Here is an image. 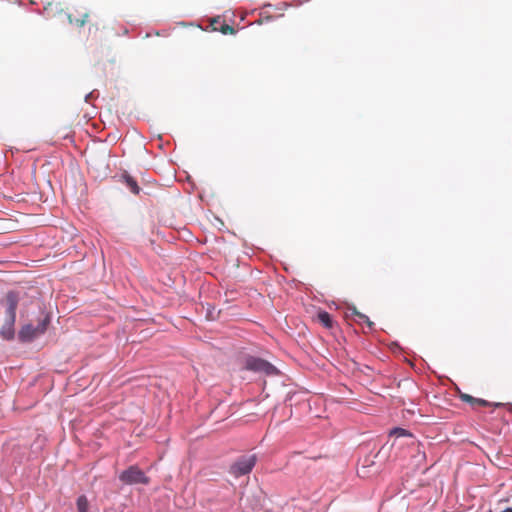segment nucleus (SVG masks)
Wrapping results in <instances>:
<instances>
[{
    "instance_id": "nucleus-10",
    "label": "nucleus",
    "mask_w": 512,
    "mask_h": 512,
    "mask_svg": "<svg viewBox=\"0 0 512 512\" xmlns=\"http://www.w3.org/2000/svg\"><path fill=\"white\" fill-rule=\"evenodd\" d=\"M87 18H88V14H84L83 17L81 19L77 18L75 19V21L72 19L71 16H69V20H70V23H75L77 26L79 27H82L86 21H87Z\"/></svg>"
},
{
    "instance_id": "nucleus-4",
    "label": "nucleus",
    "mask_w": 512,
    "mask_h": 512,
    "mask_svg": "<svg viewBox=\"0 0 512 512\" xmlns=\"http://www.w3.org/2000/svg\"><path fill=\"white\" fill-rule=\"evenodd\" d=\"M245 369L253 372L263 373L265 375H273L277 373V369L268 361L249 356L245 360Z\"/></svg>"
},
{
    "instance_id": "nucleus-16",
    "label": "nucleus",
    "mask_w": 512,
    "mask_h": 512,
    "mask_svg": "<svg viewBox=\"0 0 512 512\" xmlns=\"http://www.w3.org/2000/svg\"><path fill=\"white\" fill-rule=\"evenodd\" d=\"M6 231H0V233H5Z\"/></svg>"
},
{
    "instance_id": "nucleus-2",
    "label": "nucleus",
    "mask_w": 512,
    "mask_h": 512,
    "mask_svg": "<svg viewBox=\"0 0 512 512\" xmlns=\"http://www.w3.org/2000/svg\"><path fill=\"white\" fill-rule=\"evenodd\" d=\"M120 481L127 485L135 484H149L150 479L145 473L136 465H132L126 470L122 471L119 475Z\"/></svg>"
},
{
    "instance_id": "nucleus-7",
    "label": "nucleus",
    "mask_w": 512,
    "mask_h": 512,
    "mask_svg": "<svg viewBox=\"0 0 512 512\" xmlns=\"http://www.w3.org/2000/svg\"><path fill=\"white\" fill-rule=\"evenodd\" d=\"M122 179L133 194H139L140 187L138 186L137 181L131 175H129L128 173H124L122 175Z\"/></svg>"
},
{
    "instance_id": "nucleus-9",
    "label": "nucleus",
    "mask_w": 512,
    "mask_h": 512,
    "mask_svg": "<svg viewBox=\"0 0 512 512\" xmlns=\"http://www.w3.org/2000/svg\"><path fill=\"white\" fill-rule=\"evenodd\" d=\"M88 508H89V503H88L86 496H84V495L79 496L77 499L78 512H87Z\"/></svg>"
},
{
    "instance_id": "nucleus-5",
    "label": "nucleus",
    "mask_w": 512,
    "mask_h": 512,
    "mask_svg": "<svg viewBox=\"0 0 512 512\" xmlns=\"http://www.w3.org/2000/svg\"><path fill=\"white\" fill-rule=\"evenodd\" d=\"M460 399L466 403H469L471 406L473 407H476V406H494V407H500L502 406L501 403H490L484 399H480V398H475L469 394H465V393H462L460 394Z\"/></svg>"
},
{
    "instance_id": "nucleus-6",
    "label": "nucleus",
    "mask_w": 512,
    "mask_h": 512,
    "mask_svg": "<svg viewBox=\"0 0 512 512\" xmlns=\"http://www.w3.org/2000/svg\"><path fill=\"white\" fill-rule=\"evenodd\" d=\"M6 300H7V305H8V307H7L8 315H9L10 319L12 320V322H14L15 316H16L17 304H18V297L14 292H9L6 296Z\"/></svg>"
},
{
    "instance_id": "nucleus-1",
    "label": "nucleus",
    "mask_w": 512,
    "mask_h": 512,
    "mask_svg": "<svg viewBox=\"0 0 512 512\" xmlns=\"http://www.w3.org/2000/svg\"><path fill=\"white\" fill-rule=\"evenodd\" d=\"M257 462V457L255 454L252 455H243L239 457L229 469L231 475L235 478H239L241 476L249 474L254 468Z\"/></svg>"
},
{
    "instance_id": "nucleus-11",
    "label": "nucleus",
    "mask_w": 512,
    "mask_h": 512,
    "mask_svg": "<svg viewBox=\"0 0 512 512\" xmlns=\"http://www.w3.org/2000/svg\"><path fill=\"white\" fill-rule=\"evenodd\" d=\"M220 32L223 33V34H233L234 33V28L228 24H222L221 27L219 28Z\"/></svg>"
},
{
    "instance_id": "nucleus-8",
    "label": "nucleus",
    "mask_w": 512,
    "mask_h": 512,
    "mask_svg": "<svg viewBox=\"0 0 512 512\" xmlns=\"http://www.w3.org/2000/svg\"><path fill=\"white\" fill-rule=\"evenodd\" d=\"M317 319L324 327L332 328L333 320L328 312L320 311L317 315Z\"/></svg>"
},
{
    "instance_id": "nucleus-15",
    "label": "nucleus",
    "mask_w": 512,
    "mask_h": 512,
    "mask_svg": "<svg viewBox=\"0 0 512 512\" xmlns=\"http://www.w3.org/2000/svg\"><path fill=\"white\" fill-rule=\"evenodd\" d=\"M502 512H512V507L511 508H506L504 511Z\"/></svg>"
},
{
    "instance_id": "nucleus-12",
    "label": "nucleus",
    "mask_w": 512,
    "mask_h": 512,
    "mask_svg": "<svg viewBox=\"0 0 512 512\" xmlns=\"http://www.w3.org/2000/svg\"><path fill=\"white\" fill-rule=\"evenodd\" d=\"M356 315H357V317L359 318L360 321L365 322L368 325V327L372 328L373 322H371L369 320L368 316H366V315H364V314H362L360 312H356Z\"/></svg>"
},
{
    "instance_id": "nucleus-13",
    "label": "nucleus",
    "mask_w": 512,
    "mask_h": 512,
    "mask_svg": "<svg viewBox=\"0 0 512 512\" xmlns=\"http://www.w3.org/2000/svg\"><path fill=\"white\" fill-rule=\"evenodd\" d=\"M391 434L396 435L397 437L406 436L408 435V431L403 428H394L391 431Z\"/></svg>"
},
{
    "instance_id": "nucleus-14",
    "label": "nucleus",
    "mask_w": 512,
    "mask_h": 512,
    "mask_svg": "<svg viewBox=\"0 0 512 512\" xmlns=\"http://www.w3.org/2000/svg\"><path fill=\"white\" fill-rule=\"evenodd\" d=\"M186 231V226H181L180 229L178 230V233H180V231Z\"/></svg>"
},
{
    "instance_id": "nucleus-3",
    "label": "nucleus",
    "mask_w": 512,
    "mask_h": 512,
    "mask_svg": "<svg viewBox=\"0 0 512 512\" xmlns=\"http://www.w3.org/2000/svg\"><path fill=\"white\" fill-rule=\"evenodd\" d=\"M50 323L49 315H45V317L38 323L37 326H33L32 324H27L22 327L19 332V338L22 341H31L32 339L38 337L43 334Z\"/></svg>"
}]
</instances>
